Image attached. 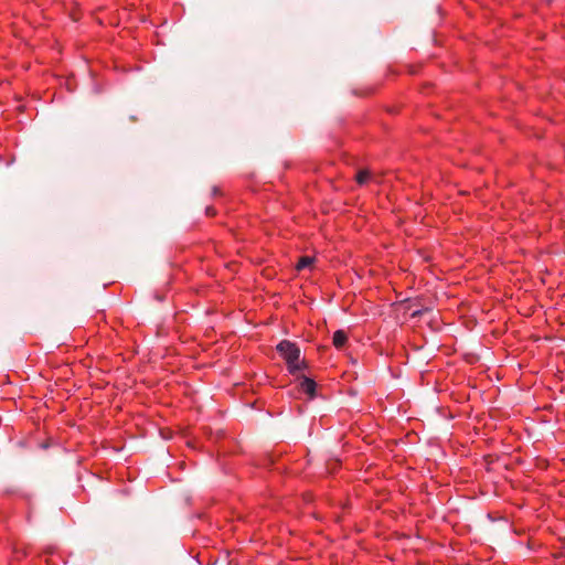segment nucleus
<instances>
[{
    "mask_svg": "<svg viewBox=\"0 0 565 565\" xmlns=\"http://www.w3.org/2000/svg\"><path fill=\"white\" fill-rule=\"evenodd\" d=\"M315 263V257H311V256H302L299 258L297 265H296V269L297 270H302L305 268H309L312 266V264Z\"/></svg>",
    "mask_w": 565,
    "mask_h": 565,
    "instance_id": "4",
    "label": "nucleus"
},
{
    "mask_svg": "<svg viewBox=\"0 0 565 565\" xmlns=\"http://www.w3.org/2000/svg\"><path fill=\"white\" fill-rule=\"evenodd\" d=\"M370 178V172L367 170L359 171L355 179L359 184H364Z\"/></svg>",
    "mask_w": 565,
    "mask_h": 565,
    "instance_id": "5",
    "label": "nucleus"
},
{
    "mask_svg": "<svg viewBox=\"0 0 565 565\" xmlns=\"http://www.w3.org/2000/svg\"><path fill=\"white\" fill-rule=\"evenodd\" d=\"M300 388L302 392L308 394L310 398H313L316 396V382L309 377L302 376L300 384Z\"/></svg>",
    "mask_w": 565,
    "mask_h": 565,
    "instance_id": "2",
    "label": "nucleus"
},
{
    "mask_svg": "<svg viewBox=\"0 0 565 565\" xmlns=\"http://www.w3.org/2000/svg\"><path fill=\"white\" fill-rule=\"evenodd\" d=\"M277 351L285 359L288 364V370L291 374L307 367V362L300 360V349L294 342L282 340L277 344Z\"/></svg>",
    "mask_w": 565,
    "mask_h": 565,
    "instance_id": "1",
    "label": "nucleus"
},
{
    "mask_svg": "<svg viewBox=\"0 0 565 565\" xmlns=\"http://www.w3.org/2000/svg\"><path fill=\"white\" fill-rule=\"evenodd\" d=\"M348 340V335L343 330H338L333 333L332 342L338 349L342 348Z\"/></svg>",
    "mask_w": 565,
    "mask_h": 565,
    "instance_id": "3",
    "label": "nucleus"
},
{
    "mask_svg": "<svg viewBox=\"0 0 565 565\" xmlns=\"http://www.w3.org/2000/svg\"><path fill=\"white\" fill-rule=\"evenodd\" d=\"M420 313H422V311H415V312H413V315H412V316H413V317H416V316H419Z\"/></svg>",
    "mask_w": 565,
    "mask_h": 565,
    "instance_id": "7",
    "label": "nucleus"
},
{
    "mask_svg": "<svg viewBox=\"0 0 565 565\" xmlns=\"http://www.w3.org/2000/svg\"><path fill=\"white\" fill-rule=\"evenodd\" d=\"M206 215L213 216L215 214V210L211 206L206 207Z\"/></svg>",
    "mask_w": 565,
    "mask_h": 565,
    "instance_id": "6",
    "label": "nucleus"
}]
</instances>
